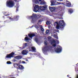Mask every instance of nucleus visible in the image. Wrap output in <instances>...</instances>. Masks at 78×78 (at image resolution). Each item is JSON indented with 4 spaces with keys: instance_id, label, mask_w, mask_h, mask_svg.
I'll return each instance as SVG.
<instances>
[{
    "instance_id": "obj_1",
    "label": "nucleus",
    "mask_w": 78,
    "mask_h": 78,
    "mask_svg": "<svg viewBox=\"0 0 78 78\" xmlns=\"http://www.w3.org/2000/svg\"><path fill=\"white\" fill-rule=\"evenodd\" d=\"M55 23L57 24L56 26V28L57 30H64V26L66 25L64 21L62 20H60L59 21V24L57 22H55Z\"/></svg>"
},
{
    "instance_id": "obj_2",
    "label": "nucleus",
    "mask_w": 78,
    "mask_h": 78,
    "mask_svg": "<svg viewBox=\"0 0 78 78\" xmlns=\"http://www.w3.org/2000/svg\"><path fill=\"white\" fill-rule=\"evenodd\" d=\"M19 16H15L14 17L11 16L10 17V21H14V20L17 21L19 19Z\"/></svg>"
},
{
    "instance_id": "obj_3",
    "label": "nucleus",
    "mask_w": 78,
    "mask_h": 78,
    "mask_svg": "<svg viewBox=\"0 0 78 78\" xmlns=\"http://www.w3.org/2000/svg\"><path fill=\"white\" fill-rule=\"evenodd\" d=\"M33 15H34L33 16H30V18L32 19L31 22L32 23H34L35 22V20L34 19H35V18H36V15H37L36 14H33Z\"/></svg>"
},
{
    "instance_id": "obj_4",
    "label": "nucleus",
    "mask_w": 78,
    "mask_h": 78,
    "mask_svg": "<svg viewBox=\"0 0 78 78\" xmlns=\"http://www.w3.org/2000/svg\"><path fill=\"white\" fill-rule=\"evenodd\" d=\"M48 46H44V47L43 48L42 50L43 51V53H46L48 50Z\"/></svg>"
},
{
    "instance_id": "obj_5",
    "label": "nucleus",
    "mask_w": 78,
    "mask_h": 78,
    "mask_svg": "<svg viewBox=\"0 0 78 78\" xmlns=\"http://www.w3.org/2000/svg\"><path fill=\"white\" fill-rule=\"evenodd\" d=\"M62 51V48H56L55 50V51L56 53H60Z\"/></svg>"
},
{
    "instance_id": "obj_6",
    "label": "nucleus",
    "mask_w": 78,
    "mask_h": 78,
    "mask_svg": "<svg viewBox=\"0 0 78 78\" xmlns=\"http://www.w3.org/2000/svg\"><path fill=\"white\" fill-rule=\"evenodd\" d=\"M39 6L37 5H35V7L34 8V12H37L38 11H39Z\"/></svg>"
},
{
    "instance_id": "obj_7",
    "label": "nucleus",
    "mask_w": 78,
    "mask_h": 78,
    "mask_svg": "<svg viewBox=\"0 0 78 78\" xmlns=\"http://www.w3.org/2000/svg\"><path fill=\"white\" fill-rule=\"evenodd\" d=\"M49 8L50 11H51V12H53L55 11L56 8L55 7H50L49 6Z\"/></svg>"
},
{
    "instance_id": "obj_8",
    "label": "nucleus",
    "mask_w": 78,
    "mask_h": 78,
    "mask_svg": "<svg viewBox=\"0 0 78 78\" xmlns=\"http://www.w3.org/2000/svg\"><path fill=\"white\" fill-rule=\"evenodd\" d=\"M14 6V1H10V8H12Z\"/></svg>"
},
{
    "instance_id": "obj_9",
    "label": "nucleus",
    "mask_w": 78,
    "mask_h": 78,
    "mask_svg": "<svg viewBox=\"0 0 78 78\" xmlns=\"http://www.w3.org/2000/svg\"><path fill=\"white\" fill-rule=\"evenodd\" d=\"M36 36V35L34 34H28V36L29 37H30V38H31V39H32V37H34V36Z\"/></svg>"
},
{
    "instance_id": "obj_10",
    "label": "nucleus",
    "mask_w": 78,
    "mask_h": 78,
    "mask_svg": "<svg viewBox=\"0 0 78 78\" xmlns=\"http://www.w3.org/2000/svg\"><path fill=\"white\" fill-rule=\"evenodd\" d=\"M18 66L20 69L21 70H23V69H24V67H23V66L21 65H19Z\"/></svg>"
},
{
    "instance_id": "obj_11",
    "label": "nucleus",
    "mask_w": 78,
    "mask_h": 78,
    "mask_svg": "<svg viewBox=\"0 0 78 78\" xmlns=\"http://www.w3.org/2000/svg\"><path fill=\"white\" fill-rule=\"evenodd\" d=\"M15 58L17 59H21V58H22V56H21L20 55H18L16 56Z\"/></svg>"
},
{
    "instance_id": "obj_12",
    "label": "nucleus",
    "mask_w": 78,
    "mask_h": 78,
    "mask_svg": "<svg viewBox=\"0 0 78 78\" xmlns=\"http://www.w3.org/2000/svg\"><path fill=\"white\" fill-rule=\"evenodd\" d=\"M40 9L42 11H43L45 9V7L44 6H40Z\"/></svg>"
},
{
    "instance_id": "obj_13",
    "label": "nucleus",
    "mask_w": 78,
    "mask_h": 78,
    "mask_svg": "<svg viewBox=\"0 0 78 78\" xmlns=\"http://www.w3.org/2000/svg\"><path fill=\"white\" fill-rule=\"evenodd\" d=\"M7 6L10 7V1H8L7 2Z\"/></svg>"
},
{
    "instance_id": "obj_14",
    "label": "nucleus",
    "mask_w": 78,
    "mask_h": 78,
    "mask_svg": "<svg viewBox=\"0 0 78 78\" xmlns=\"http://www.w3.org/2000/svg\"><path fill=\"white\" fill-rule=\"evenodd\" d=\"M66 5L68 7H70L71 6V3H70V2L66 3Z\"/></svg>"
},
{
    "instance_id": "obj_15",
    "label": "nucleus",
    "mask_w": 78,
    "mask_h": 78,
    "mask_svg": "<svg viewBox=\"0 0 78 78\" xmlns=\"http://www.w3.org/2000/svg\"><path fill=\"white\" fill-rule=\"evenodd\" d=\"M50 42L51 44H55L56 43V41H55V40H53V41L51 40V41Z\"/></svg>"
},
{
    "instance_id": "obj_16",
    "label": "nucleus",
    "mask_w": 78,
    "mask_h": 78,
    "mask_svg": "<svg viewBox=\"0 0 78 78\" xmlns=\"http://www.w3.org/2000/svg\"><path fill=\"white\" fill-rule=\"evenodd\" d=\"M15 53L13 52H12V53L10 54V58H13V55H14Z\"/></svg>"
},
{
    "instance_id": "obj_17",
    "label": "nucleus",
    "mask_w": 78,
    "mask_h": 78,
    "mask_svg": "<svg viewBox=\"0 0 78 78\" xmlns=\"http://www.w3.org/2000/svg\"><path fill=\"white\" fill-rule=\"evenodd\" d=\"M20 64L15 63L13 64V66L14 67H17V66H19Z\"/></svg>"
},
{
    "instance_id": "obj_18",
    "label": "nucleus",
    "mask_w": 78,
    "mask_h": 78,
    "mask_svg": "<svg viewBox=\"0 0 78 78\" xmlns=\"http://www.w3.org/2000/svg\"><path fill=\"white\" fill-rule=\"evenodd\" d=\"M46 25H50V24H51V22L50 21H47L46 22Z\"/></svg>"
},
{
    "instance_id": "obj_19",
    "label": "nucleus",
    "mask_w": 78,
    "mask_h": 78,
    "mask_svg": "<svg viewBox=\"0 0 78 78\" xmlns=\"http://www.w3.org/2000/svg\"><path fill=\"white\" fill-rule=\"evenodd\" d=\"M40 4L41 5H45L46 3L45 1H41L40 2Z\"/></svg>"
},
{
    "instance_id": "obj_20",
    "label": "nucleus",
    "mask_w": 78,
    "mask_h": 78,
    "mask_svg": "<svg viewBox=\"0 0 78 78\" xmlns=\"http://www.w3.org/2000/svg\"><path fill=\"white\" fill-rule=\"evenodd\" d=\"M48 39L49 42H50L51 41V37H48Z\"/></svg>"
},
{
    "instance_id": "obj_21",
    "label": "nucleus",
    "mask_w": 78,
    "mask_h": 78,
    "mask_svg": "<svg viewBox=\"0 0 78 78\" xmlns=\"http://www.w3.org/2000/svg\"><path fill=\"white\" fill-rule=\"evenodd\" d=\"M33 2H34L35 4H37L39 3V2L37 0H33Z\"/></svg>"
},
{
    "instance_id": "obj_22",
    "label": "nucleus",
    "mask_w": 78,
    "mask_h": 78,
    "mask_svg": "<svg viewBox=\"0 0 78 78\" xmlns=\"http://www.w3.org/2000/svg\"><path fill=\"white\" fill-rule=\"evenodd\" d=\"M45 45H48V42L47 41L45 40L44 42Z\"/></svg>"
},
{
    "instance_id": "obj_23",
    "label": "nucleus",
    "mask_w": 78,
    "mask_h": 78,
    "mask_svg": "<svg viewBox=\"0 0 78 78\" xmlns=\"http://www.w3.org/2000/svg\"><path fill=\"white\" fill-rule=\"evenodd\" d=\"M40 27L41 31H44V28H42V26L40 25Z\"/></svg>"
},
{
    "instance_id": "obj_24",
    "label": "nucleus",
    "mask_w": 78,
    "mask_h": 78,
    "mask_svg": "<svg viewBox=\"0 0 78 78\" xmlns=\"http://www.w3.org/2000/svg\"><path fill=\"white\" fill-rule=\"evenodd\" d=\"M24 39V40L26 41H28V40H30V38H28V37H26Z\"/></svg>"
},
{
    "instance_id": "obj_25",
    "label": "nucleus",
    "mask_w": 78,
    "mask_h": 78,
    "mask_svg": "<svg viewBox=\"0 0 78 78\" xmlns=\"http://www.w3.org/2000/svg\"><path fill=\"white\" fill-rule=\"evenodd\" d=\"M54 37H55V38H56V39H58V36L56 35V34H54Z\"/></svg>"
},
{
    "instance_id": "obj_26",
    "label": "nucleus",
    "mask_w": 78,
    "mask_h": 78,
    "mask_svg": "<svg viewBox=\"0 0 78 78\" xmlns=\"http://www.w3.org/2000/svg\"><path fill=\"white\" fill-rule=\"evenodd\" d=\"M73 10L71 9H69V12H70L71 13H72V12H73Z\"/></svg>"
},
{
    "instance_id": "obj_27",
    "label": "nucleus",
    "mask_w": 78,
    "mask_h": 78,
    "mask_svg": "<svg viewBox=\"0 0 78 78\" xmlns=\"http://www.w3.org/2000/svg\"><path fill=\"white\" fill-rule=\"evenodd\" d=\"M10 57V54H9L8 55H7L6 56V59H8V58H9Z\"/></svg>"
},
{
    "instance_id": "obj_28",
    "label": "nucleus",
    "mask_w": 78,
    "mask_h": 78,
    "mask_svg": "<svg viewBox=\"0 0 78 78\" xmlns=\"http://www.w3.org/2000/svg\"><path fill=\"white\" fill-rule=\"evenodd\" d=\"M25 50H23L22 52V54H23V55H26V53H25Z\"/></svg>"
},
{
    "instance_id": "obj_29",
    "label": "nucleus",
    "mask_w": 78,
    "mask_h": 78,
    "mask_svg": "<svg viewBox=\"0 0 78 78\" xmlns=\"http://www.w3.org/2000/svg\"><path fill=\"white\" fill-rule=\"evenodd\" d=\"M32 50L33 51H36V48H35L34 47H32L31 48Z\"/></svg>"
},
{
    "instance_id": "obj_30",
    "label": "nucleus",
    "mask_w": 78,
    "mask_h": 78,
    "mask_svg": "<svg viewBox=\"0 0 78 78\" xmlns=\"http://www.w3.org/2000/svg\"><path fill=\"white\" fill-rule=\"evenodd\" d=\"M19 6H16V12H17V11H19Z\"/></svg>"
},
{
    "instance_id": "obj_31",
    "label": "nucleus",
    "mask_w": 78,
    "mask_h": 78,
    "mask_svg": "<svg viewBox=\"0 0 78 78\" xmlns=\"http://www.w3.org/2000/svg\"><path fill=\"white\" fill-rule=\"evenodd\" d=\"M35 40L37 43H38L39 42V41L38 40V39L37 38H36L35 39Z\"/></svg>"
},
{
    "instance_id": "obj_32",
    "label": "nucleus",
    "mask_w": 78,
    "mask_h": 78,
    "mask_svg": "<svg viewBox=\"0 0 78 78\" xmlns=\"http://www.w3.org/2000/svg\"><path fill=\"white\" fill-rule=\"evenodd\" d=\"M49 31H50L49 30H47L46 31V34H48V33H49Z\"/></svg>"
},
{
    "instance_id": "obj_33",
    "label": "nucleus",
    "mask_w": 78,
    "mask_h": 78,
    "mask_svg": "<svg viewBox=\"0 0 78 78\" xmlns=\"http://www.w3.org/2000/svg\"><path fill=\"white\" fill-rule=\"evenodd\" d=\"M54 5H55V4H54V2H51V6H54Z\"/></svg>"
},
{
    "instance_id": "obj_34",
    "label": "nucleus",
    "mask_w": 78,
    "mask_h": 78,
    "mask_svg": "<svg viewBox=\"0 0 78 78\" xmlns=\"http://www.w3.org/2000/svg\"><path fill=\"white\" fill-rule=\"evenodd\" d=\"M60 13H61V12H58L57 15L58 16H61V14Z\"/></svg>"
},
{
    "instance_id": "obj_35",
    "label": "nucleus",
    "mask_w": 78,
    "mask_h": 78,
    "mask_svg": "<svg viewBox=\"0 0 78 78\" xmlns=\"http://www.w3.org/2000/svg\"><path fill=\"white\" fill-rule=\"evenodd\" d=\"M24 44H25L24 46H25V47H27V43H25Z\"/></svg>"
},
{
    "instance_id": "obj_36",
    "label": "nucleus",
    "mask_w": 78,
    "mask_h": 78,
    "mask_svg": "<svg viewBox=\"0 0 78 78\" xmlns=\"http://www.w3.org/2000/svg\"><path fill=\"white\" fill-rule=\"evenodd\" d=\"M52 46H53V47H56V44H53Z\"/></svg>"
},
{
    "instance_id": "obj_37",
    "label": "nucleus",
    "mask_w": 78,
    "mask_h": 78,
    "mask_svg": "<svg viewBox=\"0 0 78 78\" xmlns=\"http://www.w3.org/2000/svg\"><path fill=\"white\" fill-rule=\"evenodd\" d=\"M7 64H10V61L7 62Z\"/></svg>"
},
{
    "instance_id": "obj_38",
    "label": "nucleus",
    "mask_w": 78,
    "mask_h": 78,
    "mask_svg": "<svg viewBox=\"0 0 78 78\" xmlns=\"http://www.w3.org/2000/svg\"><path fill=\"white\" fill-rule=\"evenodd\" d=\"M35 27L36 28H39V27L38 26L36 25L35 26Z\"/></svg>"
},
{
    "instance_id": "obj_39",
    "label": "nucleus",
    "mask_w": 78,
    "mask_h": 78,
    "mask_svg": "<svg viewBox=\"0 0 78 78\" xmlns=\"http://www.w3.org/2000/svg\"><path fill=\"white\" fill-rule=\"evenodd\" d=\"M57 44H59V41H57Z\"/></svg>"
},
{
    "instance_id": "obj_40",
    "label": "nucleus",
    "mask_w": 78,
    "mask_h": 78,
    "mask_svg": "<svg viewBox=\"0 0 78 78\" xmlns=\"http://www.w3.org/2000/svg\"><path fill=\"white\" fill-rule=\"evenodd\" d=\"M42 21L41 20H39L38 22L39 23H41Z\"/></svg>"
},
{
    "instance_id": "obj_41",
    "label": "nucleus",
    "mask_w": 78,
    "mask_h": 78,
    "mask_svg": "<svg viewBox=\"0 0 78 78\" xmlns=\"http://www.w3.org/2000/svg\"><path fill=\"white\" fill-rule=\"evenodd\" d=\"M22 62L23 64H25V62L24 61H22Z\"/></svg>"
},
{
    "instance_id": "obj_42",
    "label": "nucleus",
    "mask_w": 78,
    "mask_h": 78,
    "mask_svg": "<svg viewBox=\"0 0 78 78\" xmlns=\"http://www.w3.org/2000/svg\"><path fill=\"white\" fill-rule=\"evenodd\" d=\"M39 58H41V59H43V58L42 56H40Z\"/></svg>"
},
{
    "instance_id": "obj_43",
    "label": "nucleus",
    "mask_w": 78,
    "mask_h": 78,
    "mask_svg": "<svg viewBox=\"0 0 78 78\" xmlns=\"http://www.w3.org/2000/svg\"><path fill=\"white\" fill-rule=\"evenodd\" d=\"M63 0H58V1H60V2H61V1H62Z\"/></svg>"
},
{
    "instance_id": "obj_44",
    "label": "nucleus",
    "mask_w": 78,
    "mask_h": 78,
    "mask_svg": "<svg viewBox=\"0 0 78 78\" xmlns=\"http://www.w3.org/2000/svg\"><path fill=\"white\" fill-rule=\"evenodd\" d=\"M66 2H69V1H67V0H66Z\"/></svg>"
},
{
    "instance_id": "obj_45",
    "label": "nucleus",
    "mask_w": 78,
    "mask_h": 78,
    "mask_svg": "<svg viewBox=\"0 0 78 78\" xmlns=\"http://www.w3.org/2000/svg\"><path fill=\"white\" fill-rule=\"evenodd\" d=\"M26 61H28V59H27Z\"/></svg>"
},
{
    "instance_id": "obj_46",
    "label": "nucleus",
    "mask_w": 78,
    "mask_h": 78,
    "mask_svg": "<svg viewBox=\"0 0 78 78\" xmlns=\"http://www.w3.org/2000/svg\"><path fill=\"white\" fill-rule=\"evenodd\" d=\"M69 76V75H67V76H68V77H69L70 76Z\"/></svg>"
},
{
    "instance_id": "obj_47",
    "label": "nucleus",
    "mask_w": 78,
    "mask_h": 78,
    "mask_svg": "<svg viewBox=\"0 0 78 78\" xmlns=\"http://www.w3.org/2000/svg\"><path fill=\"white\" fill-rule=\"evenodd\" d=\"M76 78H78V75H77Z\"/></svg>"
},
{
    "instance_id": "obj_48",
    "label": "nucleus",
    "mask_w": 78,
    "mask_h": 78,
    "mask_svg": "<svg viewBox=\"0 0 78 78\" xmlns=\"http://www.w3.org/2000/svg\"><path fill=\"white\" fill-rule=\"evenodd\" d=\"M39 2H41V1H42V0H39Z\"/></svg>"
},
{
    "instance_id": "obj_49",
    "label": "nucleus",
    "mask_w": 78,
    "mask_h": 78,
    "mask_svg": "<svg viewBox=\"0 0 78 78\" xmlns=\"http://www.w3.org/2000/svg\"><path fill=\"white\" fill-rule=\"evenodd\" d=\"M11 62H10V64H11Z\"/></svg>"
},
{
    "instance_id": "obj_50",
    "label": "nucleus",
    "mask_w": 78,
    "mask_h": 78,
    "mask_svg": "<svg viewBox=\"0 0 78 78\" xmlns=\"http://www.w3.org/2000/svg\"><path fill=\"white\" fill-rule=\"evenodd\" d=\"M61 3H59V4H61Z\"/></svg>"
},
{
    "instance_id": "obj_51",
    "label": "nucleus",
    "mask_w": 78,
    "mask_h": 78,
    "mask_svg": "<svg viewBox=\"0 0 78 78\" xmlns=\"http://www.w3.org/2000/svg\"><path fill=\"white\" fill-rule=\"evenodd\" d=\"M69 78H71V77H69Z\"/></svg>"
},
{
    "instance_id": "obj_52",
    "label": "nucleus",
    "mask_w": 78,
    "mask_h": 78,
    "mask_svg": "<svg viewBox=\"0 0 78 78\" xmlns=\"http://www.w3.org/2000/svg\"><path fill=\"white\" fill-rule=\"evenodd\" d=\"M58 31H59V30H58Z\"/></svg>"
},
{
    "instance_id": "obj_53",
    "label": "nucleus",
    "mask_w": 78,
    "mask_h": 78,
    "mask_svg": "<svg viewBox=\"0 0 78 78\" xmlns=\"http://www.w3.org/2000/svg\"><path fill=\"white\" fill-rule=\"evenodd\" d=\"M43 65H44V64H43Z\"/></svg>"
},
{
    "instance_id": "obj_54",
    "label": "nucleus",
    "mask_w": 78,
    "mask_h": 78,
    "mask_svg": "<svg viewBox=\"0 0 78 78\" xmlns=\"http://www.w3.org/2000/svg\"><path fill=\"white\" fill-rule=\"evenodd\" d=\"M14 0L15 1L16 0Z\"/></svg>"
}]
</instances>
